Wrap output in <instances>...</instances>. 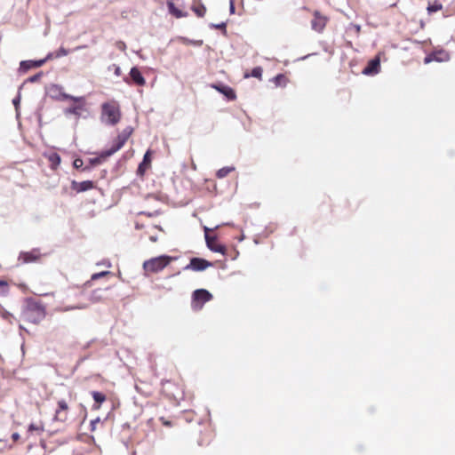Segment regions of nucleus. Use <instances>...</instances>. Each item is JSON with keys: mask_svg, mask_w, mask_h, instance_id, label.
<instances>
[{"mask_svg": "<svg viewBox=\"0 0 455 455\" xmlns=\"http://www.w3.org/2000/svg\"><path fill=\"white\" fill-rule=\"evenodd\" d=\"M124 82L129 83L127 78H124Z\"/></svg>", "mask_w": 455, "mask_h": 455, "instance_id": "a19ab883", "label": "nucleus"}, {"mask_svg": "<svg viewBox=\"0 0 455 455\" xmlns=\"http://www.w3.org/2000/svg\"><path fill=\"white\" fill-rule=\"evenodd\" d=\"M211 266H212V263L204 259L192 258L190 259L189 264L185 267V269H192L194 271H203Z\"/></svg>", "mask_w": 455, "mask_h": 455, "instance_id": "9d476101", "label": "nucleus"}, {"mask_svg": "<svg viewBox=\"0 0 455 455\" xmlns=\"http://www.w3.org/2000/svg\"><path fill=\"white\" fill-rule=\"evenodd\" d=\"M234 171H235V167L226 166V167L220 169L217 172L216 176L219 179H222V178L227 177L229 173H231Z\"/></svg>", "mask_w": 455, "mask_h": 455, "instance_id": "4be33fe9", "label": "nucleus"}, {"mask_svg": "<svg viewBox=\"0 0 455 455\" xmlns=\"http://www.w3.org/2000/svg\"><path fill=\"white\" fill-rule=\"evenodd\" d=\"M273 82L276 86H283L286 84L287 77L283 74H278L273 78Z\"/></svg>", "mask_w": 455, "mask_h": 455, "instance_id": "b1692460", "label": "nucleus"}, {"mask_svg": "<svg viewBox=\"0 0 455 455\" xmlns=\"http://www.w3.org/2000/svg\"><path fill=\"white\" fill-rule=\"evenodd\" d=\"M172 261V257L163 255L159 257L151 258L143 263V269L145 275L158 273L166 267Z\"/></svg>", "mask_w": 455, "mask_h": 455, "instance_id": "f03ea898", "label": "nucleus"}, {"mask_svg": "<svg viewBox=\"0 0 455 455\" xmlns=\"http://www.w3.org/2000/svg\"><path fill=\"white\" fill-rule=\"evenodd\" d=\"M329 21V18L323 15L321 12L315 10L313 12V19L311 20V28L317 33H322L327 23Z\"/></svg>", "mask_w": 455, "mask_h": 455, "instance_id": "0eeeda50", "label": "nucleus"}, {"mask_svg": "<svg viewBox=\"0 0 455 455\" xmlns=\"http://www.w3.org/2000/svg\"><path fill=\"white\" fill-rule=\"evenodd\" d=\"M20 102V98H16L13 100V104L17 107Z\"/></svg>", "mask_w": 455, "mask_h": 455, "instance_id": "58836bf2", "label": "nucleus"}, {"mask_svg": "<svg viewBox=\"0 0 455 455\" xmlns=\"http://www.w3.org/2000/svg\"><path fill=\"white\" fill-rule=\"evenodd\" d=\"M229 9L231 13H235V0H229Z\"/></svg>", "mask_w": 455, "mask_h": 455, "instance_id": "7c9ffc66", "label": "nucleus"}, {"mask_svg": "<svg viewBox=\"0 0 455 455\" xmlns=\"http://www.w3.org/2000/svg\"><path fill=\"white\" fill-rule=\"evenodd\" d=\"M76 308H82L83 307L76 306Z\"/></svg>", "mask_w": 455, "mask_h": 455, "instance_id": "79ce46f5", "label": "nucleus"}, {"mask_svg": "<svg viewBox=\"0 0 455 455\" xmlns=\"http://www.w3.org/2000/svg\"><path fill=\"white\" fill-rule=\"evenodd\" d=\"M379 68H380V59H379V57L377 56V57L371 59L368 62V64L364 68L363 73L364 75H374V74L379 73Z\"/></svg>", "mask_w": 455, "mask_h": 455, "instance_id": "9b49d317", "label": "nucleus"}, {"mask_svg": "<svg viewBox=\"0 0 455 455\" xmlns=\"http://www.w3.org/2000/svg\"><path fill=\"white\" fill-rule=\"evenodd\" d=\"M68 407L66 403L64 402H59V411H58V413H59V420L60 419V414L61 413H66V411H68Z\"/></svg>", "mask_w": 455, "mask_h": 455, "instance_id": "cd10ccee", "label": "nucleus"}, {"mask_svg": "<svg viewBox=\"0 0 455 455\" xmlns=\"http://www.w3.org/2000/svg\"><path fill=\"white\" fill-rule=\"evenodd\" d=\"M191 10L199 18L204 17L206 13V7L204 6V4L201 3V0H193Z\"/></svg>", "mask_w": 455, "mask_h": 455, "instance_id": "dca6fc26", "label": "nucleus"}, {"mask_svg": "<svg viewBox=\"0 0 455 455\" xmlns=\"http://www.w3.org/2000/svg\"><path fill=\"white\" fill-rule=\"evenodd\" d=\"M214 27L216 28H226V24L225 23H221V24L216 25Z\"/></svg>", "mask_w": 455, "mask_h": 455, "instance_id": "4c0bfd02", "label": "nucleus"}, {"mask_svg": "<svg viewBox=\"0 0 455 455\" xmlns=\"http://www.w3.org/2000/svg\"><path fill=\"white\" fill-rule=\"evenodd\" d=\"M83 165V160L82 159H76L74 162V166L76 168H79Z\"/></svg>", "mask_w": 455, "mask_h": 455, "instance_id": "c756f323", "label": "nucleus"}, {"mask_svg": "<svg viewBox=\"0 0 455 455\" xmlns=\"http://www.w3.org/2000/svg\"><path fill=\"white\" fill-rule=\"evenodd\" d=\"M443 9V4L437 1V0H435L433 3H428V5H427V12L429 14L433 13V12H436L438 11H441Z\"/></svg>", "mask_w": 455, "mask_h": 455, "instance_id": "aec40b11", "label": "nucleus"}, {"mask_svg": "<svg viewBox=\"0 0 455 455\" xmlns=\"http://www.w3.org/2000/svg\"><path fill=\"white\" fill-rule=\"evenodd\" d=\"M212 295L204 289H198L192 295V307L194 310H201L204 303L210 301Z\"/></svg>", "mask_w": 455, "mask_h": 455, "instance_id": "39448f33", "label": "nucleus"}, {"mask_svg": "<svg viewBox=\"0 0 455 455\" xmlns=\"http://www.w3.org/2000/svg\"><path fill=\"white\" fill-rule=\"evenodd\" d=\"M12 439L13 442H17L20 439V435L18 433H13L12 435Z\"/></svg>", "mask_w": 455, "mask_h": 455, "instance_id": "f704fd0d", "label": "nucleus"}, {"mask_svg": "<svg viewBox=\"0 0 455 455\" xmlns=\"http://www.w3.org/2000/svg\"><path fill=\"white\" fill-rule=\"evenodd\" d=\"M167 7H168L169 12L177 19L184 18V17L188 16L187 12H183V11L180 10L179 8H177L172 1L167 2Z\"/></svg>", "mask_w": 455, "mask_h": 455, "instance_id": "f3484780", "label": "nucleus"}, {"mask_svg": "<svg viewBox=\"0 0 455 455\" xmlns=\"http://www.w3.org/2000/svg\"><path fill=\"white\" fill-rule=\"evenodd\" d=\"M67 414V412L65 413ZM74 419V416L71 415L69 418L67 417V415H63V418L60 417V420H62V421H68V420H73Z\"/></svg>", "mask_w": 455, "mask_h": 455, "instance_id": "2f4dec72", "label": "nucleus"}, {"mask_svg": "<svg viewBox=\"0 0 455 455\" xmlns=\"http://www.w3.org/2000/svg\"><path fill=\"white\" fill-rule=\"evenodd\" d=\"M130 77L136 85L144 86L146 84V80L141 72L136 67L132 68L130 71Z\"/></svg>", "mask_w": 455, "mask_h": 455, "instance_id": "2eb2a0df", "label": "nucleus"}, {"mask_svg": "<svg viewBox=\"0 0 455 455\" xmlns=\"http://www.w3.org/2000/svg\"><path fill=\"white\" fill-rule=\"evenodd\" d=\"M262 72H263V69L261 67H256V68H252L251 74L245 73L243 76H244V78L252 76V77L258 78L259 80H261L262 79Z\"/></svg>", "mask_w": 455, "mask_h": 455, "instance_id": "412c9836", "label": "nucleus"}, {"mask_svg": "<svg viewBox=\"0 0 455 455\" xmlns=\"http://www.w3.org/2000/svg\"><path fill=\"white\" fill-rule=\"evenodd\" d=\"M160 420L163 423V425H164V426H167V427H171L172 426V422L169 421V420L164 419V418H160Z\"/></svg>", "mask_w": 455, "mask_h": 455, "instance_id": "473e14b6", "label": "nucleus"}, {"mask_svg": "<svg viewBox=\"0 0 455 455\" xmlns=\"http://www.w3.org/2000/svg\"><path fill=\"white\" fill-rule=\"evenodd\" d=\"M151 154L152 153H151L150 150H148L145 153L143 160H142V162L140 164V165L138 167L137 172H138L139 175L143 176L145 174V172L151 166Z\"/></svg>", "mask_w": 455, "mask_h": 455, "instance_id": "4468645a", "label": "nucleus"}, {"mask_svg": "<svg viewBox=\"0 0 455 455\" xmlns=\"http://www.w3.org/2000/svg\"><path fill=\"white\" fill-rule=\"evenodd\" d=\"M43 254L38 249H33L29 251H21L18 257V261L22 264H28L40 261Z\"/></svg>", "mask_w": 455, "mask_h": 455, "instance_id": "6e6552de", "label": "nucleus"}, {"mask_svg": "<svg viewBox=\"0 0 455 455\" xmlns=\"http://www.w3.org/2000/svg\"><path fill=\"white\" fill-rule=\"evenodd\" d=\"M108 69L113 71L114 74L116 76H120L122 75V71H121V68L118 65L116 64H112L111 66L108 67Z\"/></svg>", "mask_w": 455, "mask_h": 455, "instance_id": "c85d7f7f", "label": "nucleus"}, {"mask_svg": "<svg viewBox=\"0 0 455 455\" xmlns=\"http://www.w3.org/2000/svg\"><path fill=\"white\" fill-rule=\"evenodd\" d=\"M91 394L94 402L97 403V405H94V408L99 409L100 404L106 401V395L103 393L98 391H92Z\"/></svg>", "mask_w": 455, "mask_h": 455, "instance_id": "6ab92c4d", "label": "nucleus"}, {"mask_svg": "<svg viewBox=\"0 0 455 455\" xmlns=\"http://www.w3.org/2000/svg\"><path fill=\"white\" fill-rule=\"evenodd\" d=\"M59 101H67L68 105L62 107L66 116H75L77 119L84 110L85 101L82 97H72L59 92Z\"/></svg>", "mask_w": 455, "mask_h": 455, "instance_id": "f257e3e1", "label": "nucleus"}, {"mask_svg": "<svg viewBox=\"0 0 455 455\" xmlns=\"http://www.w3.org/2000/svg\"><path fill=\"white\" fill-rule=\"evenodd\" d=\"M48 160L51 164V167L55 170L56 167H57V154L56 153H52V155H50L48 156Z\"/></svg>", "mask_w": 455, "mask_h": 455, "instance_id": "a878e982", "label": "nucleus"}, {"mask_svg": "<svg viewBox=\"0 0 455 455\" xmlns=\"http://www.w3.org/2000/svg\"><path fill=\"white\" fill-rule=\"evenodd\" d=\"M132 132L133 129L130 126L124 129L114 140L111 148L108 150H105V156H112L113 154L120 150L124 146V144L131 137Z\"/></svg>", "mask_w": 455, "mask_h": 455, "instance_id": "7ed1b4c3", "label": "nucleus"}, {"mask_svg": "<svg viewBox=\"0 0 455 455\" xmlns=\"http://www.w3.org/2000/svg\"><path fill=\"white\" fill-rule=\"evenodd\" d=\"M108 275H112V273L109 272V271H102V272H100V273H96V274H93L92 275V280H97L99 278H101L103 276H108Z\"/></svg>", "mask_w": 455, "mask_h": 455, "instance_id": "bb28decb", "label": "nucleus"}, {"mask_svg": "<svg viewBox=\"0 0 455 455\" xmlns=\"http://www.w3.org/2000/svg\"><path fill=\"white\" fill-rule=\"evenodd\" d=\"M110 156H105V151L101 152L98 157L91 158L90 164L91 165H99L103 163L108 157Z\"/></svg>", "mask_w": 455, "mask_h": 455, "instance_id": "5701e85b", "label": "nucleus"}, {"mask_svg": "<svg viewBox=\"0 0 455 455\" xmlns=\"http://www.w3.org/2000/svg\"><path fill=\"white\" fill-rule=\"evenodd\" d=\"M9 292V283L4 279H0V296L6 295Z\"/></svg>", "mask_w": 455, "mask_h": 455, "instance_id": "393cba45", "label": "nucleus"}, {"mask_svg": "<svg viewBox=\"0 0 455 455\" xmlns=\"http://www.w3.org/2000/svg\"><path fill=\"white\" fill-rule=\"evenodd\" d=\"M214 88L216 90H218L220 92H221L222 94H224L227 97V99L229 100H234L236 98L235 91L229 86L220 85V86H214Z\"/></svg>", "mask_w": 455, "mask_h": 455, "instance_id": "a211bd4d", "label": "nucleus"}, {"mask_svg": "<svg viewBox=\"0 0 455 455\" xmlns=\"http://www.w3.org/2000/svg\"><path fill=\"white\" fill-rule=\"evenodd\" d=\"M45 63V60H23L20 64V71L27 72L29 69L36 68L43 66Z\"/></svg>", "mask_w": 455, "mask_h": 455, "instance_id": "f8f14e48", "label": "nucleus"}, {"mask_svg": "<svg viewBox=\"0 0 455 455\" xmlns=\"http://www.w3.org/2000/svg\"><path fill=\"white\" fill-rule=\"evenodd\" d=\"M102 116L107 117L109 124H116L121 117L119 106L116 102H107L102 105Z\"/></svg>", "mask_w": 455, "mask_h": 455, "instance_id": "20e7f679", "label": "nucleus"}, {"mask_svg": "<svg viewBox=\"0 0 455 455\" xmlns=\"http://www.w3.org/2000/svg\"><path fill=\"white\" fill-rule=\"evenodd\" d=\"M26 318L30 322H36L45 315L44 309L38 304H29L24 311Z\"/></svg>", "mask_w": 455, "mask_h": 455, "instance_id": "423d86ee", "label": "nucleus"}, {"mask_svg": "<svg viewBox=\"0 0 455 455\" xmlns=\"http://www.w3.org/2000/svg\"><path fill=\"white\" fill-rule=\"evenodd\" d=\"M71 188L77 193L84 192L94 188V183L91 180H84L82 182H77L73 180L71 183Z\"/></svg>", "mask_w": 455, "mask_h": 455, "instance_id": "ddd939ff", "label": "nucleus"}, {"mask_svg": "<svg viewBox=\"0 0 455 455\" xmlns=\"http://www.w3.org/2000/svg\"><path fill=\"white\" fill-rule=\"evenodd\" d=\"M100 421L99 419L92 421V430L93 431L95 429V427H96V423H98Z\"/></svg>", "mask_w": 455, "mask_h": 455, "instance_id": "c9c22d12", "label": "nucleus"}, {"mask_svg": "<svg viewBox=\"0 0 455 455\" xmlns=\"http://www.w3.org/2000/svg\"><path fill=\"white\" fill-rule=\"evenodd\" d=\"M33 430H38V427H35L34 424H31L28 427V431L32 432Z\"/></svg>", "mask_w": 455, "mask_h": 455, "instance_id": "e433bc0d", "label": "nucleus"}, {"mask_svg": "<svg viewBox=\"0 0 455 455\" xmlns=\"http://www.w3.org/2000/svg\"><path fill=\"white\" fill-rule=\"evenodd\" d=\"M150 240H151L152 242H156V237H155V236H150Z\"/></svg>", "mask_w": 455, "mask_h": 455, "instance_id": "ea45409f", "label": "nucleus"}, {"mask_svg": "<svg viewBox=\"0 0 455 455\" xmlns=\"http://www.w3.org/2000/svg\"><path fill=\"white\" fill-rule=\"evenodd\" d=\"M40 75H36V76H33L31 77H29L28 79V82H31V83H34L36 81H37V79L39 78Z\"/></svg>", "mask_w": 455, "mask_h": 455, "instance_id": "72a5a7b5", "label": "nucleus"}, {"mask_svg": "<svg viewBox=\"0 0 455 455\" xmlns=\"http://www.w3.org/2000/svg\"><path fill=\"white\" fill-rule=\"evenodd\" d=\"M208 230V228H205V241L208 248L214 252H220L224 255L226 253L225 245L219 243L217 236L209 235Z\"/></svg>", "mask_w": 455, "mask_h": 455, "instance_id": "1a4fd4ad", "label": "nucleus"}]
</instances>
